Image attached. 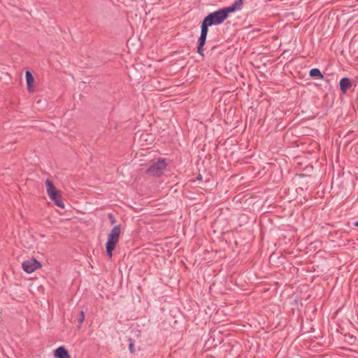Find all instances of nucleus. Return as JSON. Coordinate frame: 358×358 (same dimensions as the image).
I'll use <instances>...</instances> for the list:
<instances>
[{
  "instance_id": "13",
  "label": "nucleus",
  "mask_w": 358,
  "mask_h": 358,
  "mask_svg": "<svg viewBox=\"0 0 358 358\" xmlns=\"http://www.w3.org/2000/svg\"><path fill=\"white\" fill-rule=\"evenodd\" d=\"M128 341H129V352L131 354H134L135 353L134 341L132 338H128Z\"/></svg>"
},
{
  "instance_id": "12",
  "label": "nucleus",
  "mask_w": 358,
  "mask_h": 358,
  "mask_svg": "<svg viewBox=\"0 0 358 358\" xmlns=\"http://www.w3.org/2000/svg\"><path fill=\"white\" fill-rule=\"evenodd\" d=\"M211 27L204 19L201 22V34H208V27Z\"/></svg>"
},
{
  "instance_id": "7",
  "label": "nucleus",
  "mask_w": 358,
  "mask_h": 358,
  "mask_svg": "<svg viewBox=\"0 0 358 358\" xmlns=\"http://www.w3.org/2000/svg\"><path fill=\"white\" fill-rule=\"evenodd\" d=\"M245 0H235L229 6L225 7L229 13H233L243 8Z\"/></svg>"
},
{
  "instance_id": "14",
  "label": "nucleus",
  "mask_w": 358,
  "mask_h": 358,
  "mask_svg": "<svg viewBox=\"0 0 358 358\" xmlns=\"http://www.w3.org/2000/svg\"><path fill=\"white\" fill-rule=\"evenodd\" d=\"M78 322L80 324L83 322L85 320V313L83 310H81L79 313V315L78 317Z\"/></svg>"
},
{
  "instance_id": "8",
  "label": "nucleus",
  "mask_w": 358,
  "mask_h": 358,
  "mask_svg": "<svg viewBox=\"0 0 358 358\" xmlns=\"http://www.w3.org/2000/svg\"><path fill=\"white\" fill-rule=\"evenodd\" d=\"M54 355L57 358H70L68 350L64 346L57 348L55 350Z\"/></svg>"
},
{
  "instance_id": "9",
  "label": "nucleus",
  "mask_w": 358,
  "mask_h": 358,
  "mask_svg": "<svg viewBox=\"0 0 358 358\" xmlns=\"http://www.w3.org/2000/svg\"><path fill=\"white\" fill-rule=\"evenodd\" d=\"M25 78L27 81V90L29 92H32L34 91L33 83L34 82V78L32 73L30 71H27L25 73Z\"/></svg>"
},
{
  "instance_id": "3",
  "label": "nucleus",
  "mask_w": 358,
  "mask_h": 358,
  "mask_svg": "<svg viewBox=\"0 0 358 358\" xmlns=\"http://www.w3.org/2000/svg\"><path fill=\"white\" fill-rule=\"evenodd\" d=\"M45 184L46 185L47 193L50 199L55 203L57 206L64 209V203L63 202L62 197L59 191L55 187L53 182L49 179L45 180Z\"/></svg>"
},
{
  "instance_id": "19",
  "label": "nucleus",
  "mask_w": 358,
  "mask_h": 358,
  "mask_svg": "<svg viewBox=\"0 0 358 358\" xmlns=\"http://www.w3.org/2000/svg\"><path fill=\"white\" fill-rule=\"evenodd\" d=\"M355 226L358 227V221L355 223Z\"/></svg>"
},
{
  "instance_id": "2",
  "label": "nucleus",
  "mask_w": 358,
  "mask_h": 358,
  "mask_svg": "<svg viewBox=\"0 0 358 358\" xmlns=\"http://www.w3.org/2000/svg\"><path fill=\"white\" fill-rule=\"evenodd\" d=\"M120 225H115L113 227L110 232L108 234L107 242L106 243V250L107 255L111 258L113 252L119 241L120 235Z\"/></svg>"
},
{
  "instance_id": "6",
  "label": "nucleus",
  "mask_w": 358,
  "mask_h": 358,
  "mask_svg": "<svg viewBox=\"0 0 358 358\" xmlns=\"http://www.w3.org/2000/svg\"><path fill=\"white\" fill-rule=\"evenodd\" d=\"M340 90L343 94H345L347 91L352 87V82L348 77H343L339 82Z\"/></svg>"
},
{
  "instance_id": "16",
  "label": "nucleus",
  "mask_w": 358,
  "mask_h": 358,
  "mask_svg": "<svg viewBox=\"0 0 358 358\" xmlns=\"http://www.w3.org/2000/svg\"><path fill=\"white\" fill-rule=\"evenodd\" d=\"M199 38H201V40H203L205 41H206V37H203V34H200Z\"/></svg>"
},
{
  "instance_id": "15",
  "label": "nucleus",
  "mask_w": 358,
  "mask_h": 358,
  "mask_svg": "<svg viewBox=\"0 0 358 358\" xmlns=\"http://www.w3.org/2000/svg\"><path fill=\"white\" fill-rule=\"evenodd\" d=\"M108 219L110 220V223L111 225H113L114 224H115L116 220L112 213H108Z\"/></svg>"
},
{
  "instance_id": "1",
  "label": "nucleus",
  "mask_w": 358,
  "mask_h": 358,
  "mask_svg": "<svg viewBox=\"0 0 358 358\" xmlns=\"http://www.w3.org/2000/svg\"><path fill=\"white\" fill-rule=\"evenodd\" d=\"M229 16L225 7L208 13L203 19L211 26L223 23Z\"/></svg>"
},
{
  "instance_id": "17",
  "label": "nucleus",
  "mask_w": 358,
  "mask_h": 358,
  "mask_svg": "<svg viewBox=\"0 0 358 358\" xmlns=\"http://www.w3.org/2000/svg\"><path fill=\"white\" fill-rule=\"evenodd\" d=\"M202 180V176L201 174H199L198 176L196 177V180Z\"/></svg>"
},
{
  "instance_id": "18",
  "label": "nucleus",
  "mask_w": 358,
  "mask_h": 358,
  "mask_svg": "<svg viewBox=\"0 0 358 358\" xmlns=\"http://www.w3.org/2000/svg\"><path fill=\"white\" fill-rule=\"evenodd\" d=\"M207 35H208V34H203V37H206V38H207Z\"/></svg>"
},
{
  "instance_id": "5",
  "label": "nucleus",
  "mask_w": 358,
  "mask_h": 358,
  "mask_svg": "<svg viewBox=\"0 0 358 358\" xmlns=\"http://www.w3.org/2000/svg\"><path fill=\"white\" fill-rule=\"evenodd\" d=\"M41 266V263L34 258L26 260L22 263V268L27 273H31Z\"/></svg>"
},
{
  "instance_id": "11",
  "label": "nucleus",
  "mask_w": 358,
  "mask_h": 358,
  "mask_svg": "<svg viewBox=\"0 0 358 358\" xmlns=\"http://www.w3.org/2000/svg\"><path fill=\"white\" fill-rule=\"evenodd\" d=\"M206 42L205 41L203 40H201V38H198V41H197V52L199 55H201V56H204V54H203V46L205 45L206 44Z\"/></svg>"
},
{
  "instance_id": "10",
  "label": "nucleus",
  "mask_w": 358,
  "mask_h": 358,
  "mask_svg": "<svg viewBox=\"0 0 358 358\" xmlns=\"http://www.w3.org/2000/svg\"><path fill=\"white\" fill-rule=\"evenodd\" d=\"M309 76L311 78H313L315 79H323L324 78V75L322 73L320 70L317 68L311 69L309 71Z\"/></svg>"
},
{
  "instance_id": "4",
  "label": "nucleus",
  "mask_w": 358,
  "mask_h": 358,
  "mask_svg": "<svg viewBox=\"0 0 358 358\" xmlns=\"http://www.w3.org/2000/svg\"><path fill=\"white\" fill-rule=\"evenodd\" d=\"M167 164L165 159H159L152 164L146 170V173L154 177H159L164 173Z\"/></svg>"
}]
</instances>
